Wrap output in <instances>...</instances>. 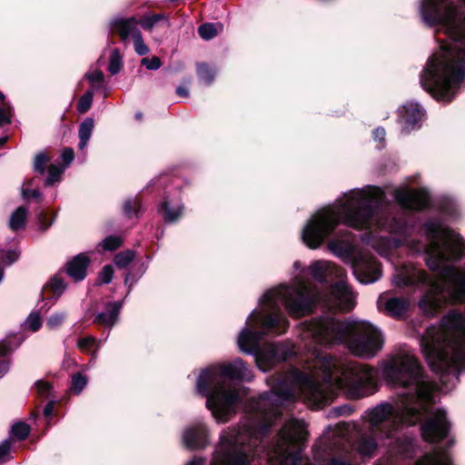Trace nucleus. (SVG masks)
I'll return each mask as SVG.
<instances>
[{
  "mask_svg": "<svg viewBox=\"0 0 465 465\" xmlns=\"http://www.w3.org/2000/svg\"><path fill=\"white\" fill-rule=\"evenodd\" d=\"M184 204L179 195H164L157 212L166 223H174L183 216Z\"/></svg>",
  "mask_w": 465,
  "mask_h": 465,
  "instance_id": "ddd939ff",
  "label": "nucleus"
},
{
  "mask_svg": "<svg viewBox=\"0 0 465 465\" xmlns=\"http://www.w3.org/2000/svg\"><path fill=\"white\" fill-rule=\"evenodd\" d=\"M146 271V266H144L143 264L141 265V267L139 268V270L137 271V272L135 273H131V272H127L125 274V277H124V284L127 286L128 290H127V294L125 297H127L130 292H132L133 290V287L134 285L135 284V282L138 281L139 278H141L143 273L145 272Z\"/></svg>",
  "mask_w": 465,
  "mask_h": 465,
  "instance_id": "c85d7f7f",
  "label": "nucleus"
},
{
  "mask_svg": "<svg viewBox=\"0 0 465 465\" xmlns=\"http://www.w3.org/2000/svg\"><path fill=\"white\" fill-rule=\"evenodd\" d=\"M89 265V259L86 255L80 253L73 258L66 265V273L74 282L83 281L86 276V269Z\"/></svg>",
  "mask_w": 465,
  "mask_h": 465,
  "instance_id": "f3484780",
  "label": "nucleus"
},
{
  "mask_svg": "<svg viewBox=\"0 0 465 465\" xmlns=\"http://www.w3.org/2000/svg\"><path fill=\"white\" fill-rule=\"evenodd\" d=\"M35 387L42 397L47 398L51 394L52 387L48 382L39 381L35 383Z\"/></svg>",
  "mask_w": 465,
  "mask_h": 465,
  "instance_id": "a18cd8bd",
  "label": "nucleus"
},
{
  "mask_svg": "<svg viewBox=\"0 0 465 465\" xmlns=\"http://www.w3.org/2000/svg\"><path fill=\"white\" fill-rule=\"evenodd\" d=\"M293 267L300 273L294 275L291 284L282 283L262 295L259 301L261 309L252 310L246 326L238 336L240 349L253 355L257 366L262 371H267L296 352L293 344L289 342L260 346L269 333L281 334L287 330L289 321L283 313L282 306L291 316L301 317L312 311L317 300V294L302 279L301 262L296 261Z\"/></svg>",
  "mask_w": 465,
  "mask_h": 465,
  "instance_id": "39448f33",
  "label": "nucleus"
},
{
  "mask_svg": "<svg viewBox=\"0 0 465 465\" xmlns=\"http://www.w3.org/2000/svg\"><path fill=\"white\" fill-rule=\"evenodd\" d=\"M381 373L388 385L403 391L401 398L382 401L365 411L364 421L340 422L335 434L346 443L354 446L364 457H371L377 440H389L388 446L397 448L401 441V431L404 427L420 422L423 439L431 443L444 439L450 430L446 411L433 410V392L437 384L425 374L423 367L409 351H401L381 364Z\"/></svg>",
  "mask_w": 465,
  "mask_h": 465,
  "instance_id": "7ed1b4c3",
  "label": "nucleus"
},
{
  "mask_svg": "<svg viewBox=\"0 0 465 465\" xmlns=\"http://www.w3.org/2000/svg\"><path fill=\"white\" fill-rule=\"evenodd\" d=\"M301 340L310 351L303 371L291 368L287 373H278L267 379L271 390L258 401L266 405L276 401L282 410L285 403L300 393L319 405L327 404L342 391L348 398L360 399L377 391V371L357 362H345L318 350L315 345L345 344L355 356L375 357L383 348L384 335L370 322L354 324L332 317H322L304 322Z\"/></svg>",
  "mask_w": 465,
  "mask_h": 465,
  "instance_id": "f03ea898",
  "label": "nucleus"
},
{
  "mask_svg": "<svg viewBox=\"0 0 465 465\" xmlns=\"http://www.w3.org/2000/svg\"><path fill=\"white\" fill-rule=\"evenodd\" d=\"M7 141V136H1L0 137V147L4 145Z\"/></svg>",
  "mask_w": 465,
  "mask_h": 465,
  "instance_id": "052dcab7",
  "label": "nucleus"
},
{
  "mask_svg": "<svg viewBox=\"0 0 465 465\" xmlns=\"http://www.w3.org/2000/svg\"><path fill=\"white\" fill-rule=\"evenodd\" d=\"M93 98H94L93 91H91V90L86 91L84 93V94L82 95L81 98L79 99L78 106H77L78 111L80 113L87 112L92 105Z\"/></svg>",
  "mask_w": 465,
  "mask_h": 465,
  "instance_id": "f704fd0d",
  "label": "nucleus"
},
{
  "mask_svg": "<svg viewBox=\"0 0 465 465\" xmlns=\"http://www.w3.org/2000/svg\"><path fill=\"white\" fill-rule=\"evenodd\" d=\"M442 213L450 219H454L459 215L458 206L452 202L447 203L442 207Z\"/></svg>",
  "mask_w": 465,
  "mask_h": 465,
  "instance_id": "a19ab883",
  "label": "nucleus"
},
{
  "mask_svg": "<svg viewBox=\"0 0 465 465\" xmlns=\"http://www.w3.org/2000/svg\"><path fill=\"white\" fill-rule=\"evenodd\" d=\"M183 444L189 449H203L209 443L208 429L202 420L188 426L183 433Z\"/></svg>",
  "mask_w": 465,
  "mask_h": 465,
  "instance_id": "4468645a",
  "label": "nucleus"
},
{
  "mask_svg": "<svg viewBox=\"0 0 465 465\" xmlns=\"http://www.w3.org/2000/svg\"><path fill=\"white\" fill-rule=\"evenodd\" d=\"M122 69V56L118 49H114L109 60L108 71L112 74H118Z\"/></svg>",
  "mask_w": 465,
  "mask_h": 465,
  "instance_id": "2f4dec72",
  "label": "nucleus"
},
{
  "mask_svg": "<svg viewBox=\"0 0 465 465\" xmlns=\"http://www.w3.org/2000/svg\"><path fill=\"white\" fill-rule=\"evenodd\" d=\"M386 132L382 127H378L373 131V138L376 141L383 142L385 139Z\"/></svg>",
  "mask_w": 465,
  "mask_h": 465,
  "instance_id": "5fc2aeb1",
  "label": "nucleus"
},
{
  "mask_svg": "<svg viewBox=\"0 0 465 465\" xmlns=\"http://www.w3.org/2000/svg\"><path fill=\"white\" fill-rule=\"evenodd\" d=\"M137 25L138 22L134 17H115L110 23L112 30L118 32L123 42H126L130 37H135V33H141Z\"/></svg>",
  "mask_w": 465,
  "mask_h": 465,
  "instance_id": "dca6fc26",
  "label": "nucleus"
},
{
  "mask_svg": "<svg viewBox=\"0 0 465 465\" xmlns=\"http://www.w3.org/2000/svg\"><path fill=\"white\" fill-rule=\"evenodd\" d=\"M329 465H351L348 458L334 457L329 461Z\"/></svg>",
  "mask_w": 465,
  "mask_h": 465,
  "instance_id": "603ef678",
  "label": "nucleus"
},
{
  "mask_svg": "<svg viewBox=\"0 0 465 465\" xmlns=\"http://www.w3.org/2000/svg\"><path fill=\"white\" fill-rule=\"evenodd\" d=\"M25 329L32 331H38L42 326V319L37 312H31L24 322Z\"/></svg>",
  "mask_w": 465,
  "mask_h": 465,
  "instance_id": "72a5a7b5",
  "label": "nucleus"
},
{
  "mask_svg": "<svg viewBox=\"0 0 465 465\" xmlns=\"http://www.w3.org/2000/svg\"><path fill=\"white\" fill-rule=\"evenodd\" d=\"M133 40L134 50L139 55H144L149 52V48L145 45L141 33H135V37Z\"/></svg>",
  "mask_w": 465,
  "mask_h": 465,
  "instance_id": "58836bf2",
  "label": "nucleus"
},
{
  "mask_svg": "<svg viewBox=\"0 0 465 465\" xmlns=\"http://www.w3.org/2000/svg\"><path fill=\"white\" fill-rule=\"evenodd\" d=\"M197 75L206 84H211L216 76V71L206 64H199Z\"/></svg>",
  "mask_w": 465,
  "mask_h": 465,
  "instance_id": "5701e85b",
  "label": "nucleus"
},
{
  "mask_svg": "<svg viewBox=\"0 0 465 465\" xmlns=\"http://www.w3.org/2000/svg\"><path fill=\"white\" fill-rule=\"evenodd\" d=\"M329 250L352 268L356 279L364 284L373 283L381 276V263L370 252L357 250L350 237L345 240L332 239Z\"/></svg>",
  "mask_w": 465,
  "mask_h": 465,
  "instance_id": "1a4fd4ad",
  "label": "nucleus"
},
{
  "mask_svg": "<svg viewBox=\"0 0 465 465\" xmlns=\"http://www.w3.org/2000/svg\"><path fill=\"white\" fill-rule=\"evenodd\" d=\"M253 374L240 358L227 363L212 365L203 370L195 390L206 398L205 406L219 423H225L236 414L241 402L238 388L230 381H251Z\"/></svg>",
  "mask_w": 465,
  "mask_h": 465,
  "instance_id": "6e6552de",
  "label": "nucleus"
},
{
  "mask_svg": "<svg viewBox=\"0 0 465 465\" xmlns=\"http://www.w3.org/2000/svg\"><path fill=\"white\" fill-rule=\"evenodd\" d=\"M48 287L53 291L54 294L60 296L65 290V283L58 276H54L50 280Z\"/></svg>",
  "mask_w": 465,
  "mask_h": 465,
  "instance_id": "4c0bfd02",
  "label": "nucleus"
},
{
  "mask_svg": "<svg viewBox=\"0 0 465 465\" xmlns=\"http://www.w3.org/2000/svg\"><path fill=\"white\" fill-rule=\"evenodd\" d=\"M123 243V239L120 236L110 235L104 238L99 244L98 248L103 251L113 252L118 249Z\"/></svg>",
  "mask_w": 465,
  "mask_h": 465,
  "instance_id": "bb28decb",
  "label": "nucleus"
},
{
  "mask_svg": "<svg viewBox=\"0 0 465 465\" xmlns=\"http://www.w3.org/2000/svg\"><path fill=\"white\" fill-rule=\"evenodd\" d=\"M377 305L379 310L385 314L400 319L408 312L410 301L403 297H391L384 292L378 298Z\"/></svg>",
  "mask_w": 465,
  "mask_h": 465,
  "instance_id": "f8f14e48",
  "label": "nucleus"
},
{
  "mask_svg": "<svg viewBox=\"0 0 465 465\" xmlns=\"http://www.w3.org/2000/svg\"><path fill=\"white\" fill-rule=\"evenodd\" d=\"M419 13L435 28L440 44L420 74V84L437 101L449 103L465 81V0H420Z\"/></svg>",
  "mask_w": 465,
  "mask_h": 465,
  "instance_id": "423d86ee",
  "label": "nucleus"
},
{
  "mask_svg": "<svg viewBox=\"0 0 465 465\" xmlns=\"http://www.w3.org/2000/svg\"><path fill=\"white\" fill-rule=\"evenodd\" d=\"M64 167L59 164H50L48 167V173L45 179V185L51 186L61 180L62 174L64 172Z\"/></svg>",
  "mask_w": 465,
  "mask_h": 465,
  "instance_id": "b1692460",
  "label": "nucleus"
},
{
  "mask_svg": "<svg viewBox=\"0 0 465 465\" xmlns=\"http://www.w3.org/2000/svg\"><path fill=\"white\" fill-rule=\"evenodd\" d=\"M30 433V427L28 424L23 421L15 423L11 427V434L17 440H25Z\"/></svg>",
  "mask_w": 465,
  "mask_h": 465,
  "instance_id": "c756f323",
  "label": "nucleus"
},
{
  "mask_svg": "<svg viewBox=\"0 0 465 465\" xmlns=\"http://www.w3.org/2000/svg\"><path fill=\"white\" fill-rule=\"evenodd\" d=\"M10 363L6 360H0V378L9 371Z\"/></svg>",
  "mask_w": 465,
  "mask_h": 465,
  "instance_id": "6e6d98bb",
  "label": "nucleus"
},
{
  "mask_svg": "<svg viewBox=\"0 0 465 465\" xmlns=\"http://www.w3.org/2000/svg\"><path fill=\"white\" fill-rule=\"evenodd\" d=\"M95 343L96 339L94 336H86L77 341V348L82 352H89Z\"/></svg>",
  "mask_w": 465,
  "mask_h": 465,
  "instance_id": "c9c22d12",
  "label": "nucleus"
},
{
  "mask_svg": "<svg viewBox=\"0 0 465 465\" xmlns=\"http://www.w3.org/2000/svg\"><path fill=\"white\" fill-rule=\"evenodd\" d=\"M53 410H54V402L53 401H50L48 402L45 409H44V415L45 417H51L52 413H53Z\"/></svg>",
  "mask_w": 465,
  "mask_h": 465,
  "instance_id": "4d7b16f0",
  "label": "nucleus"
},
{
  "mask_svg": "<svg viewBox=\"0 0 465 465\" xmlns=\"http://www.w3.org/2000/svg\"><path fill=\"white\" fill-rule=\"evenodd\" d=\"M19 255L20 252L17 250L9 251L5 253L4 260L8 264H11L18 259Z\"/></svg>",
  "mask_w": 465,
  "mask_h": 465,
  "instance_id": "09e8293b",
  "label": "nucleus"
},
{
  "mask_svg": "<svg viewBox=\"0 0 465 465\" xmlns=\"http://www.w3.org/2000/svg\"><path fill=\"white\" fill-rule=\"evenodd\" d=\"M162 19H163V15H160V14L153 15L144 16L143 18H142L140 24H141V26L144 30L151 31L153 28V26L156 25V23Z\"/></svg>",
  "mask_w": 465,
  "mask_h": 465,
  "instance_id": "e433bc0d",
  "label": "nucleus"
},
{
  "mask_svg": "<svg viewBox=\"0 0 465 465\" xmlns=\"http://www.w3.org/2000/svg\"><path fill=\"white\" fill-rule=\"evenodd\" d=\"M104 341L102 340H99L97 341L96 340V343H95V351H94L91 354L93 357H96V351L98 350V348L101 346V344H103Z\"/></svg>",
  "mask_w": 465,
  "mask_h": 465,
  "instance_id": "bf43d9fd",
  "label": "nucleus"
},
{
  "mask_svg": "<svg viewBox=\"0 0 465 465\" xmlns=\"http://www.w3.org/2000/svg\"><path fill=\"white\" fill-rule=\"evenodd\" d=\"M142 64L144 65L148 70H157L161 67V60L157 56L152 58H143Z\"/></svg>",
  "mask_w": 465,
  "mask_h": 465,
  "instance_id": "79ce46f5",
  "label": "nucleus"
},
{
  "mask_svg": "<svg viewBox=\"0 0 465 465\" xmlns=\"http://www.w3.org/2000/svg\"><path fill=\"white\" fill-rule=\"evenodd\" d=\"M13 351L11 342L7 341H0V357L5 356Z\"/></svg>",
  "mask_w": 465,
  "mask_h": 465,
  "instance_id": "3c124183",
  "label": "nucleus"
},
{
  "mask_svg": "<svg viewBox=\"0 0 465 465\" xmlns=\"http://www.w3.org/2000/svg\"><path fill=\"white\" fill-rule=\"evenodd\" d=\"M74 158V152L72 148L67 147L64 148L61 154V159L64 163V169L70 165V163L73 162Z\"/></svg>",
  "mask_w": 465,
  "mask_h": 465,
  "instance_id": "37998d69",
  "label": "nucleus"
},
{
  "mask_svg": "<svg viewBox=\"0 0 465 465\" xmlns=\"http://www.w3.org/2000/svg\"><path fill=\"white\" fill-rule=\"evenodd\" d=\"M266 394L267 391L252 399L239 424L221 432L209 465H252L256 457L265 465L301 464L307 434L303 420L289 418L276 440L270 445L264 442V437L282 412L276 401L258 403ZM185 465H205V459L195 456Z\"/></svg>",
  "mask_w": 465,
  "mask_h": 465,
  "instance_id": "20e7f679",
  "label": "nucleus"
},
{
  "mask_svg": "<svg viewBox=\"0 0 465 465\" xmlns=\"http://www.w3.org/2000/svg\"><path fill=\"white\" fill-rule=\"evenodd\" d=\"M37 216H38L39 227L43 231L46 230L53 223L52 221L46 222V217L43 211H41L37 214Z\"/></svg>",
  "mask_w": 465,
  "mask_h": 465,
  "instance_id": "8fccbe9b",
  "label": "nucleus"
},
{
  "mask_svg": "<svg viewBox=\"0 0 465 465\" xmlns=\"http://www.w3.org/2000/svg\"><path fill=\"white\" fill-rule=\"evenodd\" d=\"M94 127V122L92 118H85L80 124L79 127V149L81 151H84L88 143V141L91 138L93 130Z\"/></svg>",
  "mask_w": 465,
  "mask_h": 465,
  "instance_id": "6ab92c4d",
  "label": "nucleus"
},
{
  "mask_svg": "<svg viewBox=\"0 0 465 465\" xmlns=\"http://www.w3.org/2000/svg\"><path fill=\"white\" fill-rule=\"evenodd\" d=\"M140 212H141V203L136 197L128 198L125 200V202L124 203V213L126 217L137 218V217H139Z\"/></svg>",
  "mask_w": 465,
  "mask_h": 465,
  "instance_id": "412c9836",
  "label": "nucleus"
},
{
  "mask_svg": "<svg viewBox=\"0 0 465 465\" xmlns=\"http://www.w3.org/2000/svg\"><path fill=\"white\" fill-rule=\"evenodd\" d=\"M217 25L212 23H205L199 26L198 34L203 40H211L218 35Z\"/></svg>",
  "mask_w": 465,
  "mask_h": 465,
  "instance_id": "a878e982",
  "label": "nucleus"
},
{
  "mask_svg": "<svg viewBox=\"0 0 465 465\" xmlns=\"http://www.w3.org/2000/svg\"><path fill=\"white\" fill-rule=\"evenodd\" d=\"M399 123L401 126V132L409 134L420 127V122L425 117V111L418 104L408 102L398 110Z\"/></svg>",
  "mask_w": 465,
  "mask_h": 465,
  "instance_id": "9b49d317",
  "label": "nucleus"
},
{
  "mask_svg": "<svg viewBox=\"0 0 465 465\" xmlns=\"http://www.w3.org/2000/svg\"><path fill=\"white\" fill-rule=\"evenodd\" d=\"M309 274L318 282H324L328 279L337 282L331 285L332 298L340 310L349 312L354 307V293L346 282L345 270L331 262L316 261L307 269Z\"/></svg>",
  "mask_w": 465,
  "mask_h": 465,
  "instance_id": "9d476101",
  "label": "nucleus"
},
{
  "mask_svg": "<svg viewBox=\"0 0 465 465\" xmlns=\"http://www.w3.org/2000/svg\"><path fill=\"white\" fill-rule=\"evenodd\" d=\"M416 465H453L452 461L444 449L438 448L431 454H426L418 460Z\"/></svg>",
  "mask_w": 465,
  "mask_h": 465,
  "instance_id": "a211bd4d",
  "label": "nucleus"
},
{
  "mask_svg": "<svg viewBox=\"0 0 465 465\" xmlns=\"http://www.w3.org/2000/svg\"><path fill=\"white\" fill-rule=\"evenodd\" d=\"M352 412V408L349 405H341L335 407L331 410V414L335 417L342 415H350Z\"/></svg>",
  "mask_w": 465,
  "mask_h": 465,
  "instance_id": "de8ad7c7",
  "label": "nucleus"
},
{
  "mask_svg": "<svg viewBox=\"0 0 465 465\" xmlns=\"http://www.w3.org/2000/svg\"><path fill=\"white\" fill-rule=\"evenodd\" d=\"M23 195H24V198H25V199H29V198L39 199L41 197V193L38 189L24 190Z\"/></svg>",
  "mask_w": 465,
  "mask_h": 465,
  "instance_id": "864d4df0",
  "label": "nucleus"
},
{
  "mask_svg": "<svg viewBox=\"0 0 465 465\" xmlns=\"http://www.w3.org/2000/svg\"><path fill=\"white\" fill-rule=\"evenodd\" d=\"M66 313L64 312H55L46 319V327L50 330L59 328L65 321Z\"/></svg>",
  "mask_w": 465,
  "mask_h": 465,
  "instance_id": "473e14b6",
  "label": "nucleus"
},
{
  "mask_svg": "<svg viewBox=\"0 0 465 465\" xmlns=\"http://www.w3.org/2000/svg\"><path fill=\"white\" fill-rule=\"evenodd\" d=\"M87 384V378L86 376L83 375L80 372L74 373L72 375L71 380V390L75 394H80L83 390L85 388Z\"/></svg>",
  "mask_w": 465,
  "mask_h": 465,
  "instance_id": "7c9ffc66",
  "label": "nucleus"
},
{
  "mask_svg": "<svg viewBox=\"0 0 465 465\" xmlns=\"http://www.w3.org/2000/svg\"><path fill=\"white\" fill-rule=\"evenodd\" d=\"M11 445L12 440L10 439H5L0 442V460L9 456Z\"/></svg>",
  "mask_w": 465,
  "mask_h": 465,
  "instance_id": "49530a36",
  "label": "nucleus"
},
{
  "mask_svg": "<svg viewBox=\"0 0 465 465\" xmlns=\"http://www.w3.org/2000/svg\"><path fill=\"white\" fill-rule=\"evenodd\" d=\"M11 105L5 101V95L0 92V127L11 123Z\"/></svg>",
  "mask_w": 465,
  "mask_h": 465,
  "instance_id": "393cba45",
  "label": "nucleus"
},
{
  "mask_svg": "<svg viewBox=\"0 0 465 465\" xmlns=\"http://www.w3.org/2000/svg\"><path fill=\"white\" fill-rule=\"evenodd\" d=\"M420 347L428 365L440 374L442 383L450 375L458 380L465 372V312L449 311L439 326L427 328Z\"/></svg>",
  "mask_w": 465,
  "mask_h": 465,
  "instance_id": "0eeeda50",
  "label": "nucleus"
},
{
  "mask_svg": "<svg viewBox=\"0 0 465 465\" xmlns=\"http://www.w3.org/2000/svg\"><path fill=\"white\" fill-rule=\"evenodd\" d=\"M176 94L181 97H187L189 96V90L186 86H178Z\"/></svg>",
  "mask_w": 465,
  "mask_h": 465,
  "instance_id": "13d9d810",
  "label": "nucleus"
},
{
  "mask_svg": "<svg viewBox=\"0 0 465 465\" xmlns=\"http://www.w3.org/2000/svg\"><path fill=\"white\" fill-rule=\"evenodd\" d=\"M84 76L92 84H101L104 81V74L100 70L86 73Z\"/></svg>",
  "mask_w": 465,
  "mask_h": 465,
  "instance_id": "c03bdc74",
  "label": "nucleus"
},
{
  "mask_svg": "<svg viewBox=\"0 0 465 465\" xmlns=\"http://www.w3.org/2000/svg\"><path fill=\"white\" fill-rule=\"evenodd\" d=\"M383 198L381 188L372 185L345 193L333 204L311 216L302 231V242L309 248L316 249L340 223L356 230L380 228L391 235H376L370 231L361 234V242L383 257H389L396 248L404 245L412 254L424 255L428 268L438 272V278L431 279L423 269L408 262L397 265L392 275L396 287L426 291L419 302L424 314L433 317L449 302H463L465 267L452 264L465 254L462 237L450 229L439 215L426 219L420 227L411 223V210L428 204V194L422 190H395L394 198L401 205L399 215L381 211Z\"/></svg>",
  "mask_w": 465,
  "mask_h": 465,
  "instance_id": "f257e3e1",
  "label": "nucleus"
},
{
  "mask_svg": "<svg viewBox=\"0 0 465 465\" xmlns=\"http://www.w3.org/2000/svg\"><path fill=\"white\" fill-rule=\"evenodd\" d=\"M114 277V269L111 265H105L99 273V280L102 283L108 284Z\"/></svg>",
  "mask_w": 465,
  "mask_h": 465,
  "instance_id": "ea45409f",
  "label": "nucleus"
},
{
  "mask_svg": "<svg viewBox=\"0 0 465 465\" xmlns=\"http://www.w3.org/2000/svg\"><path fill=\"white\" fill-rule=\"evenodd\" d=\"M28 211L25 207H18L10 216L8 225L12 231L24 229L27 219Z\"/></svg>",
  "mask_w": 465,
  "mask_h": 465,
  "instance_id": "aec40b11",
  "label": "nucleus"
},
{
  "mask_svg": "<svg viewBox=\"0 0 465 465\" xmlns=\"http://www.w3.org/2000/svg\"><path fill=\"white\" fill-rule=\"evenodd\" d=\"M136 253L133 250H125L117 253L114 258V264L120 268H126L135 258Z\"/></svg>",
  "mask_w": 465,
  "mask_h": 465,
  "instance_id": "4be33fe9",
  "label": "nucleus"
},
{
  "mask_svg": "<svg viewBox=\"0 0 465 465\" xmlns=\"http://www.w3.org/2000/svg\"><path fill=\"white\" fill-rule=\"evenodd\" d=\"M124 301L109 302L105 303V310L98 312L94 322L104 325L108 329H112L118 321Z\"/></svg>",
  "mask_w": 465,
  "mask_h": 465,
  "instance_id": "2eb2a0df",
  "label": "nucleus"
},
{
  "mask_svg": "<svg viewBox=\"0 0 465 465\" xmlns=\"http://www.w3.org/2000/svg\"><path fill=\"white\" fill-rule=\"evenodd\" d=\"M50 157L45 153H39L35 156L33 162V169L35 173L44 175L46 172V164L49 163Z\"/></svg>",
  "mask_w": 465,
  "mask_h": 465,
  "instance_id": "cd10ccee",
  "label": "nucleus"
},
{
  "mask_svg": "<svg viewBox=\"0 0 465 465\" xmlns=\"http://www.w3.org/2000/svg\"><path fill=\"white\" fill-rule=\"evenodd\" d=\"M142 117H143L142 113H136V114H135V118H136L137 120H141V119H142Z\"/></svg>",
  "mask_w": 465,
  "mask_h": 465,
  "instance_id": "680f3d73",
  "label": "nucleus"
}]
</instances>
